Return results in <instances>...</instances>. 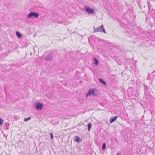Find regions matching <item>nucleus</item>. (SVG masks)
<instances>
[{
	"instance_id": "14",
	"label": "nucleus",
	"mask_w": 155,
	"mask_h": 155,
	"mask_svg": "<svg viewBox=\"0 0 155 155\" xmlns=\"http://www.w3.org/2000/svg\"><path fill=\"white\" fill-rule=\"evenodd\" d=\"M106 146V145L105 143H103V144H102V149L103 150H104L105 149Z\"/></svg>"
},
{
	"instance_id": "11",
	"label": "nucleus",
	"mask_w": 155,
	"mask_h": 155,
	"mask_svg": "<svg viewBox=\"0 0 155 155\" xmlns=\"http://www.w3.org/2000/svg\"><path fill=\"white\" fill-rule=\"evenodd\" d=\"M16 35L18 38H20L22 37V35L18 31H16Z\"/></svg>"
},
{
	"instance_id": "5",
	"label": "nucleus",
	"mask_w": 155,
	"mask_h": 155,
	"mask_svg": "<svg viewBox=\"0 0 155 155\" xmlns=\"http://www.w3.org/2000/svg\"><path fill=\"white\" fill-rule=\"evenodd\" d=\"M52 57V55L50 54L46 56L45 58L46 61H50L51 60Z\"/></svg>"
},
{
	"instance_id": "9",
	"label": "nucleus",
	"mask_w": 155,
	"mask_h": 155,
	"mask_svg": "<svg viewBox=\"0 0 155 155\" xmlns=\"http://www.w3.org/2000/svg\"><path fill=\"white\" fill-rule=\"evenodd\" d=\"M75 140H74L75 141L78 143H79L80 141H82V139H81L80 137L78 136H75Z\"/></svg>"
},
{
	"instance_id": "1",
	"label": "nucleus",
	"mask_w": 155,
	"mask_h": 155,
	"mask_svg": "<svg viewBox=\"0 0 155 155\" xmlns=\"http://www.w3.org/2000/svg\"><path fill=\"white\" fill-rule=\"evenodd\" d=\"M103 32L104 33H106V32L105 31L103 25H101L100 27H98L95 29L94 32Z\"/></svg>"
},
{
	"instance_id": "7",
	"label": "nucleus",
	"mask_w": 155,
	"mask_h": 155,
	"mask_svg": "<svg viewBox=\"0 0 155 155\" xmlns=\"http://www.w3.org/2000/svg\"><path fill=\"white\" fill-rule=\"evenodd\" d=\"M98 91L97 90L95 89H94L93 92V95L94 96H95L97 97L99 93H98Z\"/></svg>"
},
{
	"instance_id": "17",
	"label": "nucleus",
	"mask_w": 155,
	"mask_h": 155,
	"mask_svg": "<svg viewBox=\"0 0 155 155\" xmlns=\"http://www.w3.org/2000/svg\"><path fill=\"white\" fill-rule=\"evenodd\" d=\"M151 76L152 77H155V71H154L151 74Z\"/></svg>"
},
{
	"instance_id": "19",
	"label": "nucleus",
	"mask_w": 155,
	"mask_h": 155,
	"mask_svg": "<svg viewBox=\"0 0 155 155\" xmlns=\"http://www.w3.org/2000/svg\"><path fill=\"white\" fill-rule=\"evenodd\" d=\"M121 153L120 152H117V155H121Z\"/></svg>"
},
{
	"instance_id": "3",
	"label": "nucleus",
	"mask_w": 155,
	"mask_h": 155,
	"mask_svg": "<svg viewBox=\"0 0 155 155\" xmlns=\"http://www.w3.org/2000/svg\"><path fill=\"white\" fill-rule=\"evenodd\" d=\"M43 106L42 103L38 102L36 104L35 108L37 110H41Z\"/></svg>"
},
{
	"instance_id": "10",
	"label": "nucleus",
	"mask_w": 155,
	"mask_h": 155,
	"mask_svg": "<svg viewBox=\"0 0 155 155\" xmlns=\"http://www.w3.org/2000/svg\"><path fill=\"white\" fill-rule=\"evenodd\" d=\"M100 82L102 83L103 84L106 85V83L105 82L104 80L101 78H100L99 79Z\"/></svg>"
},
{
	"instance_id": "8",
	"label": "nucleus",
	"mask_w": 155,
	"mask_h": 155,
	"mask_svg": "<svg viewBox=\"0 0 155 155\" xmlns=\"http://www.w3.org/2000/svg\"><path fill=\"white\" fill-rule=\"evenodd\" d=\"M117 116H115L111 117L110 120V123H112L114 121H115L117 118Z\"/></svg>"
},
{
	"instance_id": "6",
	"label": "nucleus",
	"mask_w": 155,
	"mask_h": 155,
	"mask_svg": "<svg viewBox=\"0 0 155 155\" xmlns=\"http://www.w3.org/2000/svg\"><path fill=\"white\" fill-rule=\"evenodd\" d=\"M93 90L94 89L92 88L89 89L86 95V96L87 97L88 96L91 95L92 94H93Z\"/></svg>"
},
{
	"instance_id": "15",
	"label": "nucleus",
	"mask_w": 155,
	"mask_h": 155,
	"mask_svg": "<svg viewBox=\"0 0 155 155\" xmlns=\"http://www.w3.org/2000/svg\"><path fill=\"white\" fill-rule=\"evenodd\" d=\"M31 117H28V118H25L24 119V120L26 122V121H28V120H30L31 119Z\"/></svg>"
},
{
	"instance_id": "4",
	"label": "nucleus",
	"mask_w": 155,
	"mask_h": 155,
	"mask_svg": "<svg viewBox=\"0 0 155 155\" xmlns=\"http://www.w3.org/2000/svg\"><path fill=\"white\" fill-rule=\"evenodd\" d=\"M86 11L90 14H94V10L93 9L90 8L89 7H87L86 8Z\"/></svg>"
},
{
	"instance_id": "13",
	"label": "nucleus",
	"mask_w": 155,
	"mask_h": 155,
	"mask_svg": "<svg viewBox=\"0 0 155 155\" xmlns=\"http://www.w3.org/2000/svg\"><path fill=\"white\" fill-rule=\"evenodd\" d=\"M91 126H92V125L91 123H89L87 124V127H88V130L89 131L90 130L91 128Z\"/></svg>"
},
{
	"instance_id": "2",
	"label": "nucleus",
	"mask_w": 155,
	"mask_h": 155,
	"mask_svg": "<svg viewBox=\"0 0 155 155\" xmlns=\"http://www.w3.org/2000/svg\"><path fill=\"white\" fill-rule=\"evenodd\" d=\"M39 16V15L38 13H35L34 12H31L30 14H29L27 16L28 18H30L31 17L33 16L35 18H38Z\"/></svg>"
},
{
	"instance_id": "16",
	"label": "nucleus",
	"mask_w": 155,
	"mask_h": 155,
	"mask_svg": "<svg viewBox=\"0 0 155 155\" xmlns=\"http://www.w3.org/2000/svg\"><path fill=\"white\" fill-rule=\"evenodd\" d=\"M4 122V120L3 119L0 118V126H1L3 124V123Z\"/></svg>"
},
{
	"instance_id": "12",
	"label": "nucleus",
	"mask_w": 155,
	"mask_h": 155,
	"mask_svg": "<svg viewBox=\"0 0 155 155\" xmlns=\"http://www.w3.org/2000/svg\"><path fill=\"white\" fill-rule=\"evenodd\" d=\"M94 64H95L96 65H98V61L95 58H94Z\"/></svg>"
},
{
	"instance_id": "18",
	"label": "nucleus",
	"mask_w": 155,
	"mask_h": 155,
	"mask_svg": "<svg viewBox=\"0 0 155 155\" xmlns=\"http://www.w3.org/2000/svg\"><path fill=\"white\" fill-rule=\"evenodd\" d=\"M50 135H51V139H52L53 138V134L52 133H51L50 134Z\"/></svg>"
}]
</instances>
